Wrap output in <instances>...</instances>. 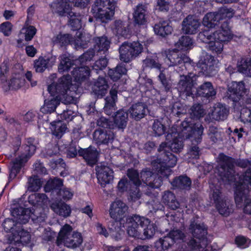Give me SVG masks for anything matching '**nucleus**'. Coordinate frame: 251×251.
Wrapping results in <instances>:
<instances>
[{
  "label": "nucleus",
  "mask_w": 251,
  "mask_h": 251,
  "mask_svg": "<svg viewBox=\"0 0 251 251\" xmlns=\"http://www.w3.org/2000/svg\"><path fill=\"white\" fill-rule=\"evenodd\" d=\"M183 148L182 141L176 138L174 139L168 147L166 143H162L158 149L160 152L158 157L151 162L153 170L158 174L168 177L170 175V168L174 167L177 162L176 156L169 151L168 150L170 149L172 151L177 153L181 151Z\"/></svg>",
  "instance_id": "obj_1"
},
{
  "label": "nucleus",
  "mask_w": 251,
  "mask_h": 251,
  "mask_svg": "<svg viewBox=\"0 0 251 251\" xmlns=\"http://www.w3.org/2000/svg\"><path fill=\"white\" fill-rule=\"evenodd\" d=\"M219 159V172L223 180L230 184L235 182L238 177L235 175L234 170V164L241 168H249L250 159H238L235 161L233 158L220 153L218 156Z\"/></svg>",
  "instance_id": "obj_2"
},
{
  "label": "nucleus",
  "mask_w": 251,
  "mask_h": 251,
  "mask_svg": "<svg viewBox=\"0 0 251 251\" xmlns=\"http://www.w3.org/2000/svg\"><path fill=\"white\" fill-rule=\"evenodd\" d=\"M30 210L22 207H18L13 208L11 211L12 216L15 218V221L9 218L6 219L3 223V227L6 232H11L12 235L16 232V229H20L22 224H25L28 222L30 217L34 221L37 222L43 221L42 218L37 216L36 218L33 216L34 214L32 213L30 215Z\"/></svg>",
  "instance_id": "obj_3"
},
{
  "label": "nucleus",
  "mask_w": 251,
  "mask_h": 251,
  "mask_svg": "<svg viewBox=\"0 0 251 251\" xmlns=\"http://www.w3.org/2000/svg\"><path fill=\"white\" fill-rule=\"evenodd\" d=\"M36 149L34 138L31 137L27 138L25 144L22 147L21 155L12 163L9 175L10 178L13 179L16 176L28 159L34 153Z\"/></svg>",
  "instance_id": "obj_4"
},
{
  "label": "nucleus",
  "mask_w": 251,
  "mask_h": 251,
  "mask_svg": "<svg viewBox=\"0 0 251 251\" xmlns=\"http://www.w3.org/2000/svg\"><path fill=\"white\" fill-rule=\"evenodd\" d=\"M116 4L114 0H96L92 6L91 11L97 20L106 23L112 20Z\"/></svg>",
  "instance_id": "obj_5"
},
{
  "label": "nucleus",
  "mask_w": 251,
  "mask_h": 251,
  "mask_svg": "<svg viewBox=\"0 0 251 251\" xmlns=\"http://www.w3.org/2000/svg\"><path fill=\"white\" fill-rule=\"evenodd\" d=\"M73 228L68 224L65 225L59 232L56 240V244L59 246L62 243L69 248H75L82 242L81 234L78 232H73Z\"/></svg>",
  "instance_id": "obj_6"
},
{
  "label": "nucleus",
  "mask_w": 251,
  "mask_h": 251,
  "mask_svg": "<svg viewBox=\"0 0 251 251\" xmlns=\"http://www.w3.org/2000/svg\"><path fill=\"white\" fill-rule=\"evenodd\" d=\"M248 92L243 81H233L228 86L226 96L233 102L234 108L239 109L243 104V100Z\"/></svg>",
  "instance_id": "obj_7"
},
{
  "label": "nucleus",
  "mask_w": 251,
  "mask_h": 251,
  "mask_svg": "<svg viewBox=\"0 0 251 251\" xmlns=\"http://www.w3.org/2000/svg\"><path fill=\"white\" fill-rule=\"evenodd\" d=\"M143 50V45L139 42H125L119 48L120 59L125 62H129L141 53Z\"/></svg>",
  "instance_id": "obj_8"
},
{
  "label": "nucleus",
  "mask_w": 251,
  "mask_h": 251,
  "mask_svg": "<svg viewBox=\"0 0 251 251\" xmlns=\"http://www.w3.org/2000/svg\"><path fill=\"white\" fill-rule=\"evenodd\" d=\"M201 83L196 89V96L201 98L202 102L204 103H209L215 98L217 91L214 87L212 82L203 80L198 82V84Z\"/></svg>",
  "instance_id": "obj_9"
},
{
  "label": "nucleus",
  "mask_w": 251,
  "mask_h": 251,
  "mask_svg": "<svg viewBox=\"0 0 251 251\" xmlns=\"http://www.w3.org/2000/svg\"><path fill=\"white\" fill-rule=\"evenodd\" d=\"M201 80V77L196 75L192 73L187 75H180V79L178 83L177 89L182 94L186 96L193 95L192 88L194 86L198 85V82Z\"/></svg>",
  "instance_id": "obj_10"
},
{
  "label": "nucleus",
  "mask_w": 251,
  "mask_h": 251,
  "mask_svg": "<svg viewBox=\"0 0 251 251\" xmlns=\"http://www.w3.org/2000/svg\"><path fill=\"white\" fill-rule=\"evenodd\" d=\"M216 61L214 56L207 53H203L197 64L200 72L206 76H212L216 72L215 64Z\"/></svg>",
  "instance_id": "obj_11"
},
{
  "label": "nucleus",
  "mask_w": 251,
  "mask_h": 251,
  "mask_svg": "<svg viewBox=\"0 0 251 251\" xmlns=\"http://www.w3.org/2000/svg\"><path fill=\"white\" fill-rule=\"evenodd\" d=\"M181 131L186 134V136H190L194 134L196 136L195 141L201 143L202 139L204 127L201 124H193L188 119L185 120L181 124Z\"/></svg>",
  "instance_id": "obj_12"
},
{
  "label": "nucleus",
  "mask_w": 251,
  "mask_h": 251,
  "mask_svg": "<svg viewBox=\"0 0 251 251\" xmlns=\"http://www.w3.org/2000/svg\"><path fill=\"white\" fill-rule=\"evenodd\" d=\"M128 207L121 200H116L113 202L110 207V217L116 221H121L126 215Z\"/></svg>",
  "instance_id": "obj_13"
},
{
  "label": "nucleus",
  "mask_w": 251,
  "mask_h": 251,
  "mask_svg": "<svg viewBox=\"0 0 251 251\" xmlns=\"http://www.w3.org/2000/svg\"><path fill=\"white\" fill-rule=\"evenodd\" d=\"M71 83V77L70 75H64L58 80V82L54 86L56 93L58 96L62 99H65L67 102L71 103L73 99L71 97H68L67 95L68 90L69 89Z\"/></svg>",
  "instance_id": "obj_14"
},
{
  "label": "nucleus",
  "mask_w": 251,
  "mask_h": 251,
  "mask_svg": "<svg viewBox=\"0 0 251 251\" xmlns=\"http://www.w3.org/2000/svg\"><path fill=\"white\" fill-rule=\"evenodd\" d=\"M98 181L102 187L111 183L114 178L113 171L109 166L100 164L96 168Z\"/></svg>",
  "instance_id": "obj_15"
},
{
  "label": "nucleus",
  "mask_w": 251,
  "mask_h": 251,
  "mask_svg": "<svg viewBox=\"0 0 251 251\" xmlns=\"http://www.w3.org/2000/svg\"><path fill=\"white\" fill-rule=\"evenodd\" d=\"M189 61L190 58L185 54L174 50L167 53L165 59V62L169 66L180 65V68L184 67V64Z\"/></svg>",
  "instance_id": "obj_16"
},
{
  "label": "nucleus",
  "mask_w": 251,
  "mask_h": 251,
  "mask_svg": "<svg viewBox=\"0 0 251 251\" xmlns=\"http://www.w3.org/2000/svg\"><path fill=\"white\" fill-rule=\"evenodd\" d=\"M142 180L151 188H158L162 184L161 176L146 169L140 173Z\"/></svg>",
  "instance_id": "obj_17"
},
{
  "label": "nucleus",
  "mask_w": 251,
  "mask_h": 251,
  "mask_svg": "<svg viewBox=\"0 0 251 251\" xmlns=\"http://www.w3.org/2000/svg\"><path fill=\"white\" fill-rule=\"evenodd\" d=\"M188 230L192 235L197 239H203L207 234V228L203 223L199 222L198 218H193L190 220Z\"/></svg>",
  "instance_id": "obj_18"
},
{
  "label": "nucleus",
  "mask_w": 251,
  "mask_h": 251,
  "mask_svg": "<svg viewBox=\"0 0 251 251\" xmlns=\"http://www.w3.org/2000/svg\"><path fill=\"white\" fill-rule=\"evenodd\" d=\"M128 111L130 118L136 121H139L147 115L148 109L145 103L138 102L132 104Z\"/></svg>",
  "instance_id": "obj_19"
},
{
  "label": "nucleus",
  "mask_w": 251,
  "mask_h": 251,
  "mask_svg": "<svg viewBox=\"0 0 251 251\" xmlns=\"http://www.w3.org/2000/svg\"><path fill=\"white\" fill-rule=\"evenodd\" d=\"M200 25V22L198 19L188 15L182 22L181 30L184 34H194L198 31Z\"/></svg>",
  "instance_id": "obj_20"
},
{
  "label": "nucleus",
  "mask_w": 251,
  "mask_h": 251,
  "mask_svg": "<svg viewBox=\"0 0 251 251\" xmlns=\"http://www.w3.org/2000/svg\"><path fill=\"white\" fill-rule=\"evenodd\" d=\"M128 222L130 224L127 229L128 234L131 237L141 239V217L134 215L128 219Z\"/></svg>",
  "instance_id": "obj_21"
},
{
  "label": "nucleus",
  "mask_w": 251,
  "mask_h": 251,
  "mask_svg": "<svg viewBox=\"0 0 251 251\" xmlns=\"http://www.w3.org/2000/svg\"><path fill=\"white\" fill-rule=\"evenodd\" d=\"M93 139L97 144H106L114 139V133L110 129L99 128L93 134Z\"/></svg>",
  "instance_id": "obj_22"
},
{
  "label": "nucleus",
  "mask_w": 251,
  "mask_h": 251,
  "mask_svg": "<svg viewBox=\"0 0 251 251\" xmlns=\"http://www.w3.org/2000/svg\"><path fill=\"white\" fill-rule=\"evenodd\" d=\"M140 229L141 232V239H151L155 234L156 226L153 223H151L149 219L141 217Z\"/></svg>",
  "instance_id": "obj_23"
},
{
  "label": "nucleus",
  "mask_w": 251,
  "mask_h": 251,
  "mask_svg": "<svg viewBox=\"0 0 251 251\" xmlns=\"http://www.w3.org/2000/svg\"><path fill=\"white\" fill-rule=\"evenodd\" d=\"M78 153L91 166L95 164L98 161L99 153L95 148L90 147L87 149H80L78 150Z\"/></svg>",
  "instance_id": "obj_24"
},
{
  "label": "nucleus",
  "mask_w": 251,
  "mask_h": 251,
  "mask_svg": "<svg viewBox=\"0 0 251 251\" xmlns=\"http://www.w3.org/2000/svg\"><path fill=\"white\" fill-rule=\"evenodd\" d=\"M30 238L29 233L25 230L21 225L20 229H16L15 233L12 235V238L11 239L10 237L8 238L7 243L12 244L20 242L27 244L30 242Z\"/></svg>",
  "instance_id": "obj_25"
},
{
  "label": "nucleus",
  "mask_w": 251,
  "mask_h": 251,
  "mask_svg": "<svg viewBox=\"0 0 251 251\" xmlns=\"http://www.w3.org/2000/svg\"><path fill=\"white\" fill-rule=\"evenodd\" d=\"M147 7L143 4H138L134 9L133 21L138 25H145L147 22Z\"/></svg>",
  "instance_id": "obj_26"
},
{
  "label": "nucleus",
  "mask_w": 251,
  "mask_h": 251,
  "mask_svg": "<svg viewBox=\"0 0 251 251\" xmlns=\"http://www.w3.org/2000/svg\"><path fill=\"white\" fill-rule=\"evenodd\" d=\"M108 85L104 78L99 77L92 87V93L98 98H101L107 92Z\"/></svg>",
  "instance_id": "obj_27"
},
{
  "label": "nucleus",
  "mask_w": 251,
  "mask_h": 251,
  "mask_svg": "<svg viewBox=\"0 0 251 251\" xmlns=\"http://www.w3.org/2000/svg\"><path fill=\"white\" fill-rule=\"evenodd\" d=\"M251 189L250 184H245L244 180L240 179L239 184L237 186L235 191V201L237 204H239L243 201V199L248 198L247 195L249 190Z\"/></svg>",
  "instance_id": "obj_28"
},
{
  "label": "nucleus",
  "mask_w": 251,
  "mask_h": 251,
  "mask_svg": "<svg viewBox=\"0 0 251 251\" xmlns=\"http://www.w3.org/2000/svg\"><path fill=\"white\" fill-rule=\"evenodd\" d=\"M117 100V90L112 88L110 91V96L105 99L104 112L108 115H111L115 111V102Z\"/></svg>",
  "instance_id": "obj_29"
},
{
  "label": "nucleus",
  "mask_w": 251,
  "mask_h": 251,
  "mask_svg": "<svg viewBox=\"0 0 251 251\" xmlns=\"http://www.w3.org/2000/svg\"><path fill=\"white\" fill-rule=\"evenodd\" d=\"M227 25V23H224L221 26V29L214 32L215 40L219 41L223 44L224 42H227L230 40L232 37L230 30L227 27L224 28V27Z\"/></svg>",
  "instance_id": "obj_30"
},
{
  "label": "nucleus",
  "mask_w": 251,
  "mask_h": 251,
  "mask_svg": "<svg viewBox=\"0 0 251 251\" xmlns=\"http://www.w3.org/2000/svg\"><path fill=\"white\" fill-rule=\"evenodd\" d=\"M59 59L60 63L58 69L59 73L68 72L74 66H76L77 64H78V61L77 59L72 60L65 54L61 55Z\"/></svg>",
  "instance_id": "obj_31"
},
{
  "label": "nucleus",
  "mask_w": 251,
  "mask_h": 251,
  "mask_svg": "<svg viewBox=\"0 0 251 251\" xmlns=\"http://www.w3.org/2000/svg\"><path fill=\"white\" fill-rule=\"evenodd\" d=\"M90 70L87 66L75 67L72 72L74 81L81 83L85 81L90 75Z\"/></svg>",
  "instance_id": "obj_32"
},
{
  "label": "nucleus",
  "mask_w": 251,
  "mask_h": 251,
  "mask_svg": "<svg viewBox=\"0 0 251 251\" xmlns=\"http://www.w3.org/2000/svg\"><path fill=\"white\" fill-rule=\"evenodd\" d=\"M50 208L55 213L64 217L69 216L71 213L70 206L65 202L61 201L52 203Z\"/></svg>",
  "instance_id": "obj_33"
},
{
  "label": "nucleus",
  "mask_w": 251,
  "mask_h": 251,
  "mask_svg": "<svg viewBox=\"0 0 251 251\" xmlns=\"http://www.w3.org/2000/svg\"><path fill=\"white\" fill-rule=\"evenodd\" d=\"M173 187L181 190H189L191 185V180L185 175H181L174 178L171 182Z\"/></svg>",
  "instance_id": "obj_34"
},
{
  "label": "nucleus",
  "mask_w": 251,
  "mask_h": 251,
  "mask_svg": "<svg viewBox=\"0 0 251 251\" xmlns=\"http://www.w3.org/2000/svg\"><path fill=\"white\" fill-rule=\"evenodd\" d=\"M229 110L224 105L218 103L213 107L211 116L212 119L216 121H223L226 119Z\"/></svg>",
  "instance_id": "obj_35"
},
{
  "label": "nucleus",
  "mask_w": 251,
  "mask_h": 251,
  "mask_svg": "<svg viewBox=\"0 0 251 251\" xmlns=\"http://www.w3.org/2000/svg\"><path fill=\"white\" fill-rule=\"evenodd\" d=\"M222 19L221 14L218 12H209L203 19V24L208 28L214 27Z\"/></svg>",
  "instance_id": "obj_36"
},
{
  "label": "nucleus",
  "mask_w": 251,
  "mask_h": 251,
  "mask_svg": "<svg viewBox=\"0 0 251 251\" xmlns=\"http://www.w3.org/2000/svg\"><path fill=\"white\" fill-rule=\"evenodd\" d=\"M163 202L170 208L176 210L179 207V203L177 201L175 194L170 191H165L162 196Z\"/></svg>",
  "instance_id": "obj_37"
},
{
  "label": "nucleus",
  "mask_w": 251,
  "mask_h": 251,
  "mask_svg": "<svg viewBox=\"0 0 251 251\" xmlns=\"http://www.w3.org/2000/svg\"><path fill=\"white\" fill-rule=\"evenodd\" d=\"M128 113L123 110H119L116 112L114 117V123L119 129H124L127 125Z\"/></svg>",
  "instance_id": "obj_38"
},
{
  "label": "nucleus",
  "mask_w": 251,
  "mask_h": 251,
  "mask_svg": "<svg viewBox=\"0 0 251 251\" xmlns=\"http://www.w3.org/2000/svg\"><path fill=\"white\" fill-rule=\"evenodd\" d=\"M59 104L60 100L57 98L46 99L44 100V104L40 108V111L45 114L51 113L55 111Z\"/></svg>",
  "instance_id": "obj_39"
},
{
  "label": "nucleus",
  "mask_w": 251,
  "mask_h": 251,
  "mask_svg": "<svg viewBox=\"0 0 251 251\" xmlns=\"http://www.w3.org/2000/svg\"><path fill=\"white\" fill-rule=\"evenodd\" d=\"M52 10L53 13H57L59 16H65V14L68 12L69 4L64 0H57L51 4Z\"/></svg>",
  "instance_id": "obj_40"
},
{
  "label": "nucleus",
  "mask_w": 251,
  "mask_h": 251,
  "mask_svg": "<svg viewBox=\"0 0 251 251\" xmlns=\"http://www.w3.org/2000/svg\"><path fill=\"white\" fill-rule=\"evenodd\" d=\"M155 33L162 37H165L172 33L173 28L166 21L159 22L154 26Z\"/></svg>",
  "instance_id": "obj_41"
},
{
  "label": "nucleus",
  "mask_w": 251,
  "mask_h": 251,
  "mask_svg": "<svg viewBox=\"0 0 251 251\" xmlns=\"http://www.w3.org/2000/svg\"><path fill=\"white\" fill-rule=\"evenodd\" d=\"M94 48L98 52L102 51L103 53L106 52L110 47V41L106 36H101L94 38Z\"/></svg>",
  "instance_id": "obj_42"
},
{
  "label": "nucleus",
  "mask_w": 251,
  "mask_h": 251,
  "mask_svg": "<svg viewBox=\"0 0 251 251\" xmlns=\"http://www.w3.org/2000/svg\"><path fill=\"white\" fill-rule=\"evenodd\" d=\"M127 70L125 65L122 64L118 65L114 69H110L109 70L108 75L110 78L113 81H117L121 77L126 75Z\"/></svg>",
  "instance_id": "obj_43"
},
{
  "label": "nucleus",
  "mask_w": 251,
  "mask_h": 251,
  "mask_svg": "<svg viewBox=\"0 0 251 251\" xmlns=\"http://www.w3.org/2000/svg\"><path fill=\"white\" fill-rule=\"evenodd\" d=\"M237 68L240 73L251 77V58H241L237 62Z\"/></svg>",
  "instance_id": "obj_44"
},
{
  "label": "nucleus",
  "mask_w": 251,
  "mask_h": 251,
  "mask_svg": "<svg viewBox=\"0 0 251 251\" xmlns=\"http://www.w3.org/2000/svg\"><path fill=\"white\" fill-rule=\"evenodd\" d=\"M215 206L219 213L225 216H228L233 212L232 205L229 201L226 200L218 202Z\"/></svg>",
  "instance_id": "obj_45"
},
{
  "label": "nucleus",
  "mask_w": 251,
  "mask_h": 251,
  "mask_svg": "<svg viewBox=\"0 0 251 251\" xmlns=\"http://www.w3.org/2000/svg\"><path fill=\"white\" fill-rule=\"evenodd\" d=\"M52 41L54 44L63 47L70 44L74 41V38L69 34H59L53 37Z\"/></svg>",
  "instance_id": "obj_46"
},
{
  "label": "nucleus",
  "mask_w": 251,
  "mask_h": 251,
  "mask_svg": "<svg viewBox=\"0 0 251 251\" xmlns=\"http://www.w3.org/2000/svg\"><path fill=\"white\" fill-rule=\"evenodd\" d=\"M51 124L52 134L58 138H61L67 129L66 125L61 121H53Z\"/></svg>",
  "instance_id": "obj_47"
},
{
  "label": "nucleus",
  "mask_w": 251,
  "mask_h": 251,
  "mask_svg": "<svg viewBox=\"0 0 251 251\" xmlns=\"http://www.w3.org/2000/svg\"><path fill=\"white\" fill-rule=\"evenodd\" d=\"M189 114L191 118L199 119L204 116L205 112L202 105L200 103H195L189 110Z\"/></svg>",
  "instance_id": "obj_48"
},
{
  "label": "nucleus",
  "mask_w": 251,
  "mask_h": 251,
  "mask_svg": "<svg viewBox=\"0 0 251 251\" xmlns=\"http://www.w3.org/2000/svg\"><path fill=\"white\" fill-rule=\"evenodd\" d=\"M207 134L211 141L214 143L222 140V133L216 126H210Z\"/></svg>",
  "instance_id": "obj_49"
},
{
  "label": "nucleus",
  "mask_w": 251,
  "mask_h": 251,
  "mask_svg": "<svg viewBox=\"0 0 251 251\" xmlns=\"http://www.w3.org/2000/svg\"><path fill=\"white\" fill-rule=\"evenodd\" d=\"M70 16V25L73 30H77L81 27L80 15L73 12H68Z\"/></svg>",
  "instance_id": "obj_50"
},
{
  "label": "nucleus",
  "mask_w": 251,
  "mask_h": 251,
  "mask_svg": "<svg viewBox=\"0 0 251 251\" xmlns=\"http://www.w3.org/2000/svg\"><path fill=\"white\" fill-rule=\"evenodd\" d=\"M174 241L170 236H166L160 238L155 243V246L158 248H161L160 251L167 250L172 245L174 244Z\"/></svg>",
  "instance_id": "obj_51"
},
{
  "label": "nucleus",
  "mask_w": 251,
  "mask_h": 251,
  "mask_svg": "<svg viewBox=\"0 0 251 251\" xmlns=\"http://www.w3.org/2000/svg\"><path fill=\"white\" fill-rule=\"evenodd\" d=\"M142 63L143 70L155 68L161 70V65L151 57L147 56L145 59H143Z\"/></svg>",
  "instance_id": "obj_52"
},
{
  "label": "nucleus",
  "mask_w": 251,
  "mask_h": 251,
  "mask_svg": "<svg viewBox=\"0 0 251 251\" xmlns=\"http://www.w3.org/2000/svg\"><path fill=\"white\" fill-rule=\"evenodd\" d=\"M63 185V182L61 179L54 178L53 180H49L45 186L44 189L46 192L53 190L60 189Z\"/></svg>",
  "instance_id": "obj_53"
},
{
  "label": "nucleus",
  "mask_w": 251,
  "mask_h": 251,
  "mask_svg": "<svg viewBox=\"0 0 251 251\" xmlns=\"http://www.w3.org/2000/svg\"><path fill=\"white\" fill-rule=\"evenodd\" d=\"M49 60L41 56L34 61V68L37 73H43L48 68Z\"/></svg>",
  "instance_id": "obj_54"
},
{
  "label": "nucleus",
  "mask_w": 251,
  "mask_h": 251,
  "mask_svg": "<svg viewBox=\"0 0 251 251\" xmlns=\"http://www.w3.org/2000/svg\"><path fill=\"white\" fill-rule=\"evenodd\" d=\"M24 83V80L19 75L13 76L8 83L9 89L17 90L20 89Z\"/></svg>",
  "instance_id": "obj_55"
},
{
  "label": "nucleus",
  "mask_w": 251,
  "mask_h": 251,
  "mask_svg": "<svg viewBox=\"0 0 251 251\" xmlns=\"http://www.w3.org/2000/svg\"><path fill=\"white\" fill-rule=\"evenodd\" d=\"M193 45L192 39L189 36H182L176 43V46L181 50H188Z\"/></svg>",
  "instance_id": "obj_56"
},
{
  "label": "nucleus",
  "mask_w": 251,
  "mask_h": 251,
  "mask_svg": "<svg viewBox=\"0 0 251 251\" xmlns=\"http://www.w3.org/2000/svg\"><path fill=\"white\" fill-rule=\"evenodd\" d=\"M28 183V190L29 191H37L41 186L40 179L35 176L29 177Z\"/></svg>",
  "instance_id": "obj_57"
},
{
  "label": "nucleus",
  "mask_w": 251,
  "mask_h": 251,
  "mask_svg": "<svg viewBox=\"0 0 251 251\" xmlns=\"http://www.w3.org/2000/svg\"><path fill=\"white\" fill-rule=\"evenodd\" d=\"M202 239H197L193 236L186 242L188 251H196L201 248V241Z\"/></svg>",
  "instance_id": "obj_58"
},
{
  "label": "nucleus",
  "mask_w": 251,
  "mask_h": 251,
  "mask_svg": "<svg viewBox=\"0 0 251 251\" xmlns=\"http://www.w3.org/2000/svg\"><path fill=\"white\" fill-rule=\"evenodd\" d=\"M198 37L202 42L208 45L213 40H215L214 32H210L209 30H204L200 32L198 34Z\"/></svg>",
  "instance_id": "obj_59"
},
{
  "label": "nucleus",
  "mask_w": 251,
  "mask_h": 251,
  "mask_svg": "<svg viewBox=\"0 0 251 251\" xmlns=\"http://www.w3.org/2000/svg\"><path fill=\"white\" fill-rule=\"evenodd\" d=\"M47 198L45 194L35 193L30 195L28 197V201L31 204L35 205L43 201Z\"/></svg>",
  "instance_id": "obj_60"
},
{
  "label": "nucleus",
  "mask_w": 251,
  "mask_h": 251,
  "mask_svg": "<svg viewBox=\"0 0 251 251\" xmlns=\"http://www.w3.org/2000/svg\"><path fill=\"white\" fill-rule=\"evenodd\" d=\"M158 78L162 85L164 87L165 91H170L172 89V83L170 80L167 78L166 76L163 72L161 70L160 74L158 75Z\"/></svg>",
  "instance_id": "obj_61"
},
{
  "label": "nucleus",
  "mask_w": 251,
  "mask_h": 251,
  "mask_svg": "<svg viewBox=\"0 0 251 251\" xmlns=\"http://www.w3.org/2000/svg\"><path fill=\"white\" fill-rule=\"evenodd\" d=\"M127 176L133 183L134 185L139 186L141 184V181L139 178V174L136 170L128 169Z\"/></svg>",
  "instance_id": "obj_62"
},
{
  "label": "nucleus",
  "mask_w": 251,
  "mask_h": 251,
  "mask_svg": "<svg viewBox=\"0 0 251 251\" xmlns=\"http://www.w3.org/2000/svg\"><path fill=\"white\" fill-rule=\"evenodd\" d=\"M95 55V52L94 49H89L83 54H82L78 59V63L82 64L86 61L91 60Z\"/></svg>",
  "instance_id": "obj_63"
},
{
  "label": "nucleus",
  "mask_w": 251,
  "mask_h": 251,
  "mask_svg": "<svg viewBox=\"0 0 251 251\" xmlns=\"http://www.w3.org/2000/svg\"><path fill=\"white\" fill-rule=\"evenodd\" d=\"M224 45L219 41L213 40L208 45V49L213 52L221 53L223 51Z\"/></svg>",
  "instance_id": "obj_64"
}]
</instances>
